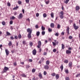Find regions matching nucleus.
Wrapping results in <instances>:
<instances>
[{"mask_svg":"<svg viewBox=\"0 0 80 80\" xmlns=\"http://www.w3.org/2000/svg\"><path fill=\"white\" fill-rule=\"evenodd\" d=\"M32 45H33V42H30V46H31V47H32Z\"/></svg>","mask_w":80,"mask_h":80,"instance_id":"338daca9","label":"nucleus"},{"mask_svg":"<svg viewBox=\"0 0 80 80\" xmlns=\"http://www.w3.org/2000/svg\"><path fill=\"white\" fill-rule=\"evenodd\" d=\"M27 21H28L29 22H30V19L29 18H28V19H27Z\"/></svg>","mask_w":80,"mask_h":80,"instance_id":"774afa93","label":"nucleus"},{"mask_svg":"<svg viewBox=\"0 0 80 80\" xmlns=\"http://www.w3.org/2000/svg\"><path fill=\"white\" fill-rule=\"evenodd\" d=\"M27 32L29 33L28 35V38H30V28H28L27 30Z\"/></svg>","mask_w":80,"mask_h":80,"instance_id":"f03ea898","label":"nucleus"},{"mask_svg":"<svg viewBox=\"0 0 80 80\" xmlns=\"http://www.w3.org/2000/svg\"><path fill=\"white\" fill-rule=\"evenodd\" d=\"M46 63L47 65H49L50 64V61H46Z\"/></svg>","mask_w":80,"mask_h":80,"instance_id":"cd10ccee","label":"nucleus"},{"mask_svg":"<svg viewBox=\"0 0 80 80\" xmlns=\"http://www.w3.org/2000/svg\"><path fill=\"white\" fill-rule=\"evenodd\" d=\"M2 24L3 25H5V24H6V23L4 21H3L2 22Z\"/></svg>","mask_w":80,"mask_h":80,"instance_id":"7c9ffc66","label":"nucleus"},{"mask_svg":"<svg viewBox=\"0 0 80 80\" xmlns=\"http://www.w3.org/2000/svg\"><path fill=\"white\" fill-rule=\"evenodd\" d=\"M44 75H47V72L45 71L44 72Z\"/></svg>","mask_w":80,"mask_h":80,"instance_id":"052dcab7","label":"nucleus"},{"mask_svg":"<svg viewBox=\"0 0 80 80\" xmlns=\"http://www.w3.org/2000/svg\"><path fill=\"white\" fill-rule=\"evenodd\" d=\"M35 71H36V69H35L33 68L32 70V73H35Z\"/></svg>","mask_w":80,"mask_h":80,"instance_id":"a878e982","label":"nucleus"},{"mask_svg":"<svg viewBox=\"0 0 80 80\" xmlns=\"http://www.w3.org/2000/svg\"><path fill=\"white\" fill-rule=\"evenodd\" d=\"M8 6L10 7V2H8Z\"/></svg>","mask_w":80,"mask_h":80,"instance_id":"680f3d73","label":"nucleus"},{"mask_svg":"<svg viewBox=\"0 0 80 80\" xmlns=\"http://www.w3.org/2000/svg\"><path fill=\"white\" fill-rule=\"evenodd\" d=\"M47 15L46 14H45V13H44L43 14V17H44V18H45V17H47Z\"/></svg>","mask_w":80,"mask_h":80,"instance_id":"58836bf2","label":"nucleus"},{"mask_svg":"<svg viewBox=\"0 0 80 80\" xmlns=\"http://www.w3.org/2000/svg\"><path fill=\"white\" fill-rule=\"evenodd\" d=\"M57 28L58 29L60 28V25L58 24V26H57Z\"/></svg>","mask_w":80,"mask_h":80,"instance_id":"de8ad7c7","label":"nucleus"},{"mask_svg":"<svg viewBox=\"0 0 80 80\" xmlns=\"http://www.w3.org/2000/svg\"><path fill=\"white\" fill-rule=\"evenodd\" d=\"M8 45L9 47H11L12 45V41H10L9 42V43H8Z\"/></svg>","mask_w":80,"mask_h":80,"instance_id":"9b49d317","label":"nucleus"},{"mask_svg":"<svg viewBox=\"0 0 80 80\" xmlns=\"http://www.w3.org/2000/svg\"><path fill=\"white\" fill-rule=\"evenodd\" d=\"M10 29L11 30H12L13 29V26H10Z\"/></svg>","mask_w":80,"mask_h":80,"instance_id":"0e129e2a","label":"nucleus"},{"mask_svg":"<svg viewBox=\"0 0 80 80\" xmlns=\"http://www.w3.org/2000/svg\"><path fill=\"white\" fill-rule=\"evenodd\" d=\"M73 26L75 30H77V29L78 28V27L76 26V24H75V23L74 24Z\"/></svg>","mask_w":80,"mask_h":80,"instance_id":"423d86ee","label":"nucleus"},{"mask_svg":"<svg viewBox=\"0 0 80 80\" xmlns=\"http://www.w3.org/2000/svg\"><path fill=\"white\" fill-rule=\"evenodd\" d=\"M18 3L19 5L22 4V2H21V1H18Z\"/></svg>","mask_w":80,"mask_h":80,"instance_id":"72a5a7b5","label":"nucleus"},{"mask_svg":"<svg viewBox=\"0 0 80 80\" xmlns=\"http://www.w3.org/2000/svg\"><path fill=\"white\" fill-rule=\"evenodd\" d=\"M60 14L61 15H63V14H64V13L63 12L61 11L60 12Z\"/></svg>","mask_w":80,"mask_h":80,"instance_id":"393cba45","label":"nucleus"},{"mask_svg":"<svg viewBox=\"0 0 80 80\" xmlns=\"http://www.w3.org/2000/svg\"><path fill=\"white\" fill-rule=\"evenodd\" d=\"M42 35H45V32L44 31H43L42 32Z\"/></svg>","mask_w":80,"mask_h":80,"instance_id":"bb28decb","label":"nucleus"},{"mask_svg":"<svg viewBox=\"0 0 80 80\" xmlns=\"http://www.w3.org/2000/svg\"><path fill=\"white\" fill-rule=\"evenodd\" d=\"M64 62L65 63H68V61L67 60H65Z\"/></svg>","mask_w":80,"mask_h":80,"instance_id":"a19ab883","label":"nucleus"},{"mask_svg":"<svg viewBox=\"0 0 80 80\" xmlns=\"http://www.w3.org/2000/svg\"><path fill=\"white\" fill-rule=\"evenodd\" d=\"M39 76L40 77V78H42V74L40 73H39Z\"/></svg>","mask_w":80,"mask_h":80,"instance_id":"6ab92c4d","label":"nucleus"},{"mask_svg":"<svg viewBox=\"0 0 80 80\" xmlns=\"http://www.w3.org/2000/svg\"><path fill=\"white\" fill-rule=\"evenodd\" d=\"M65 33V32H62V33H61V35H64V34Z\"/></svg>","mask_w":80,"mask_h":80,"instance_id":"69168bd1","label":"nucleus"},{"mask_svg":"<svg viewBox=\"0 0 80 80\" xmlns=\"http://www.w3.org/2000/svg\"><path fill=\"white\" fill-rule=\"evenodd\" d=\"M76 77H80V72L79 73V74H77L76 76Z\"/></svg>","mask_w":80,"mask_h":80,"instance_id":"ea45409f","label":"nucleus"},{"mask_svg":"<svg viewBox=\"0 0 80 80\" xmlns=\"http://www.w3.org/2000/svg\"><path fill=\"white\" fill-rule=\"evenodd\" d=\"M26 68H30V67L29 65H26Z\"/></svg>","mask_w":80,"mask_h":80,"instance_id":"6e6d98bb","label":"nucleus"},{"mask_svg":"<svg viewBox=\"0 0 80 80\" xmlns=\"http://www.w3.org/2000/svg\"><path fill=\"white\" fill-rule=\"evenodd\" d=\"M62 48L63 50L65 48V45L63 44H62Z\"/></svg>","mask_w":80,"mask_h":80,"instance_id":"aec40b11","label":"nucleus"},{"mask_svg":"<svg viewBox=\"0 0 80 80\" xmlns=\"http://www.w3.org/2000/svg\"><path fill=\"white\" fill-rule=\"evenodd\" d=\"M48 30L49 32H50L52 31V29L50 28H48Z\"/></svg>","mask_w":80,"mask_h":80,"instance_id":"c9c22d12","label":"nucleus"},{"mask_svg":"<svg viewBox=\"0 0 80 80\" xmlns=\"http://www.w3.org/2000/svg\"><path fill=\"white\" fill-rule=\"evenodd\" d=\"M45 2L46 3V4H47V5L48 4V3H50V0H48L47 1H46L45 0Z\"/></svg>","mask_w":80,"mask_h":80,"instance_id":"4468645a","label":"nucleus"},{"mask_svg":"<svg viewBox=\"0 0 80 80\" xmlns=\"http://www.w3.org/2000/svg\"><path fill=\"white\" fill-rule=\"evenodd\" d=\"M56 80H58V79L59 78V75H58V74H57L56 75Z\"/></svg>","mask_w":80,"mask_h":80,"instance_id":"2eb2a0df","label":"nucleus"},{"mask_svg":"<svg viewBox=\"0 0 80 80\" xmlns=\"http://www.w3.org/2000/svg\"><path fill=\"white\" fill-rule=\"evenodd\" d=\"M3 47V46L2 45V44H1L0 45V48L2 50V47Z\"/></svg>","mask_w":80,"mask_h":80,"instance_id":"603ef678","label":"nucleus"},{"mask_svg":"<svg viewBox=\"0 0 80 80\" xmlns=\"http://www.w3.org/2000/svg\"><path fill=\"white\" fill-rule=\"evenodd\" d=\"M63 15H60L59 17L61 19H63V18H64Z\"/></svg>","mask_w":80,"mask_h":80,"instance_id":"2f4dec72","label":"nucleus"},{"mask_svg":"<svg viewBox=\"0 0 80 80\" xmlns=\"http://www.w3.org/2000/svg\"><path fill=\"white\" fill-rule=\"evenodd\" d=\"M59 35V33H58V32H57L55 34V36H57V37H58Z\"/></svg>","mask_w":80,"mask_h":80,"instance_id":"4c0bfd02","label":"nucleus"},{"mask_svg":"<svg viewBox=\"0 0 80 80\" xmlns=\"http://www.w3.org/2000/svg\"><path fill=\"white\" fill-rule=\"evenodd\" d=\"M52 44H53V45L54 46H56V43H58V42H57L55 43L54 42H52Z\"/></svg>","mask_w":80,"mask_h":80,"instance_id":"a211bd4d","label":"nucleus"},{"mask_svg":"<svg viewBox=\"0 0 80 80\" xmlns=\"http://www.w3.org/2000/svg\"><path fill=\"white\" fill-rule=\"evenodd\" d=\"M21 77H27V76L25 74H22L21 75Z\"/></svg>","mask_w":80,"mask_h":80,"instance_id":"f3484780","label":"nucleus"},{"mask_svg":"<svg viewBox=\"0 0 80 80\" xmlns=\"http://www.w3.org/2000/svg\"><path fill=\"white\" fill-rule=\"evenodd\" d=\"M15 17L13 16H12L11 18L12 20H14V19H15Z\"/></svg>","mask_w":80,"mask_h":80,"instance_id":"13d9d810","label":"nucleus"},{"mask_svg":"<svg viewBox=\"0 0 80 80\" xmlns=\"http://www.w3.org/2000/svg\"><path fill=\"white\" fill-rule=\"evenodd\" d=\"M52 77H55V73H53L52 74Z\"/></svg>","mask_w":80,"mask_h":80,"instance_id":"c03bdc74","label":"nucleus"},{"mask_svg":"<svg viewBox=\"0 0 80 80\" xmlns=\"http://www.w3.org/2000/svg\"><path fill=\"white\" fill-rule=\"evenodd\" d=\"M18 38L19 39H20V38H22V35H21V34H19L18 35Z\"/></svg>","mask_w":80,"mask_h":80,"instance_id":"c85d7f7f","label":"nucleus"},{"mask_svg":"<svg viewBox=\"0 0 80 80\" xmlns=\"http://www.w3.org/2000/svg\"><path fill=\"white\" fill-rule=\"evenodd\" d=\"M69 30H70V28H69V27H68L67 28L66 31L68 34H69Z\"/></svg>","mask_w":80,"mask_h":80,"instance_id":"dca6fc26","label":"nucleus"},{"mask_svg":"<svg viewBox=\"0 0 80 80\" xmlns=\"http://www.w3.org/2000/svg\"><path fill=\"white\" fill-rule=\"evenodd\" d=\"M6 33L8 36H9V35H10V33L8 32H6Z\"/></svg>","mask_w":80,"mask_h":80,"instance_id":"f704fd0d","label":"nucleus"},{"mask_svg":"<svg viewBox=\"0 0 80 80\" xmlns=\"http://www.w3.org/2000/svg\"><path fill=\"white\" fill-rule=\"evenodd\" d=\"M22 44L23 45H26V41L25 40H24L22 41Z\"/></svg>","mask_w":80,"mask_h":80,"instance_id":"473e14b6","label":"nucleus"},{"mask_svg":"<svg viewBox=\"0 0 80 80\" xmlns=\"http://www.w3.org/2000/svg\"><path fill=\"white\" fill-rule=\"evenodd\" d=\"M14 38H15V39H18V36H14Z\"/></svg>","mask_w":80,"mask_h":80,"instance_id":"8fccbe9b","label":"nucleus"},{"mask_svg":"<svg viewBox=\"0 0 80 80\" xmlns=\"http://www.w3.org/2000/svg\"><path fill=\"white\" fill-rule=\"evenodd\" d=\"M5 52L6 53V55L7 56H8V55H9V53H10V52L8 51V49H6L5 50Z\"/></svg>","mask_w":80,"mask_h":80,"instance_id":"6e6552de","label":"nucleus"},{"mask_svg":"<svg viewBox=\"0 0 80 80\" xmlns=\"http://www.w3.org/2000/svg\"><path fill=\"white\" fill-rule=\"evenodd\" d=\"M65 72L66 73H68V69H66L65 70Z\"/></svg>","mask_w":80,"mask_h":80,"instance_id":"37998d69","label":"nucleus"},{"mask_svg":"<svg viewBox=\"0 0 80 80\" xmlns=\"http://www.w3.org/2000/svg\"><path fill=\"white\" fill-rule=\"evenodd\" d=\"M57 51V50L56 49H54L53 50V52H56V51Z\"/></svg>","mask_w":80,"mask_h":80,"instance_id":"864d4df0","label":"nucleus"},{"mask_svg":"<svg viewBox=\"0 0 80 80\" xmlns=\"http://www.w3.org/2000/svg\"><path fill=\"white\" fill-rule=\"evenodd\" d=\"M36 16L37 17H39V13H37L36 14Z\"/></svg>","mask_w":80,"mask_h":80,"instance_id":"49530a36","label":"nucleus"},{"mask_svg":"<svg viewBox=\"0 0 80 80\" xmlns=\"http://www.w3.org/2000/svg\"><path fill=\"white\" fill-rule=\"evenodd\" d=\"M37 51H36V50H35V49H34L32 51L33 55H35Z\"/></svg>","mask_w":80,"mask_h":80,"instance_id":"1a4fd4ad","label":"nucleus"},{"mask_svg":"<svg viewBox=\"0 0 80 80\" xmlns=\"http://www.w3.org/2000/svg\"><path fill=\"white\" fill-rule=\"evenodd\" d=\"M40 27H38V25H36L35 26V28H39Z\"/></svg>","mask_w":80,"mask_h":80,"instance_id":"a18cd8bd","label":"nucleus"},{"mask_svg":"<svg viewBox=\"0 0 80 80\" xmlns=\"http://www.w3.org/2000/svg\"><path fill=\"white\" fill-rule=\"evenodd\" d=\"M70 0H66V1H64V3H66V4H67L68 3V2H69V1Z\"/></svg>","mask_w":80,"mask_h":80,"instance_id":"c756f323","label":"nucleus"},{"mask_svg":"<svg viewBox=\"0 0 80 80\" xmlns=\"http://www.w3.org/2000/svg\"><path fill=\"white\" fill-rule=\"evenodd\" d=\"M72 38H73V37H72V36H69V39H72Z\"/></svg>","mask_w":80,"mask_h":80,"instance_id":"4d7b16f0","label":"nucleus"},{"mask_svg":"<svg viewBox=\"0 0 80 80\" xmlns=\"http://www.w3.org/2000/svg\"><path fill=\"white\" fill-rule=\"evenodd\" d=\"M23 17V14H22V13H20L18 17V19H19L20 20V19L22 18Z\"/></svg>","mask_w":80,"mask_h":80,"instance_id":"7ed1b4c3","label":"nucleus"},{"mask_svg":"<svg viewBox=\"0 0 80 80\" xmlns=\"http://www.w3.org/2000/svg\"><path fill=\"white\" fill-rule=\"evenodd\" d=\"M60 68L61 69V71L63 70V64H62L61 66L60 67Z\"/></svg>","mask_w":80,"mask_h":80,"instance_id":"412c9836","label":"nucleus"},{"mask_svg":"<svg viewBox=\"0 0 80 80\" xmlns=\"http://www.w3.org/2000/svg\"><path fill=\"white\" fill-rule=\"evenodd\" d=\"M76 9L77 11H78V10H80V7L78 6H76Z\"/></svg>","mask_w":80,"mask_h":80,"instance_id":"ddd939ff","label":"nucleus"},{"mask_svg":"<svg viewBox=\"0 0 80 80\" xmlns=\"http://www.w3.org/2000/svg\"><path fill=\"white\" fill-rule=\"evenodd\" d=\"M40 33L39 31L37 32H36V35L37 36H39V35H40Z\"/></svg>","mask_w":80,"mask_h":80,"instance_id":"5701e85b","label":"nucleus"},{"mask_svg":"<svg viewBox=\"0 0 80 80\" xmlns=\"http://www.w3.org/2000/svg\"><path fill=\"white\" fill-rule=\"evenodd\" d=\"M65 80H70V78H68V77H67L65 78Z\"/></svg>","mask_w":80,"mask_h":80,"instance_id":"09e8293b","label":"nucleus"},{"mask_svg":"<svg viewBox=\"0 0 80 80\" xmlns=\"http://www.w3.org/2000/svg\"><path fill=\"white\" fill-rule=\"evenodd\" d=\"M44 68L45 70H48L49 69V66L47 65H45L44 66Z\"/></svg>","mask_w":80,"mask_h":80,"instance_id":"0eeeda50","label":"nucleus"},{"mask_svg":"<svg viewBox=\"0 0 80 80\" xmlns=\"http://www.w3.org/2000/svg\"><path fill=\"white\" fill-rule=\"evenodd\" d=\"M51 17H52V18H53L54 17V14L52 12L51 14Z\"/></svg>","mask_w":80,"mask_h":80,"instance_id":"4be33fe9","label":"nucleus"},{"mask_svg":"<svg viewBox=\"0 0 80 80\" xmlns=\"http://www.w3.org/2000/svg\"><path fill=\"white\" fill-rule=\"evenodd\" d=\"M26 3H29V0H25Z\"/></svg>","mask_w":80,"mask_h":80,"instance_id":"3c124183","label":"nucleus"},{"mask_svg":"<svg viewBox=\"0 0 80 80\" xmlns=\"http://www.w3.org/2000/svg\"><path fill=\"white\" fill-rule=\"evenodd\" d=\"M17 8H18V6H16V7L13 8V10H17Z\"/></svg>","mask_w":80,"mask_h":80,"instance_id":"e433bc0d","label":"nucleus"},{"mask_svg":"<svg viewBox=\"0 0 80 80\" xmlns=\"http://www.w3.org/2000/svg\"><path fill=\"white\" fill-rule=\"evenodd\" d=\"M41 28L42 30H45V28L43 26H42Z\"/></svg>","mask_w":80,"mask_h":80,"instance_id":"b1692460","label":"nucleus"},{"mask_svg":"<svg viewBox=\"0 0 80 80\" xmlns=\"http://www.w3.org/2000/svg\"><path fill=\"white\" fill-rule=\"evenodd\" d=\"M47 53L45 52H44V53L43 54V55H47Z\"/></svg>","mask_w":80,"mask_h":80,"instance_id":"e2e57ef3","label":"nucleus"},{"mask_svg":"<svg viewBox=\"0 0 80 80\" xmlns=\"http://www.w3.org/2000/svg\"><path fill=\"white\" fill-rule=\"evenodd\" d=\"M72 62H70L68 63V66L71 68V69H72Z\"/></svg>","mask_w":80,"mask_h":80,"instance_id":"39448f33","label":"nucleus"},{"mask_svg":"<svg viewBox=\"0 0 80 80\" xmlns=\"http://www.w3.org/2000/svg\"><path fill=\"white\" fill-rule=\"evenodd\" d=\"M71 51L70 50H67L66 51V53H67V54H70V53H71Z\"/></svg>","mask_w":80,"mask_h":80,"instance_id":"9d476101","label":"nucleus"},{"mask_svg":"<svg viewBox=\"0 0 80 80\" xmlns=\"http://www.w3.org/2000/svg\"><path fill=\"white\" fill-rule=\"evenodd\" d=\"M10 38L11 39V40H13V39H14V38L13 36H11Z\"/></svg>","mask_w":80,"mask_h":80,"instance_id":"5fc2aeb1","label":"nucleus"},{"mask_svg":"<svg viewBox=\"0 0 80 80\" xmlns=\"http://www.w3.org/2000/svg\"><path fill=\"white\" fill-rule=\"evenodd\" d=\"M50 27L51 28H53L54 27H55V25H54V23H51L50 24Z\"/></svg>","mask_w":80,"mask_h":80,"instance_id":"f8f14e48","label":"nucleus"},{"mask_svg":"<svg viewBox=\"0 0 80 80\" xmlns=\"http://www.w3.org/2000/svg\"><path fill=\"white\" fill-rule=\"evenodd\" d=\"M42 45V42L40 41H39L38 42V45L37 46L38 48H40V46Z\"/></svg>","mask_w":80,"mask_h":80,"instance_id":"20e7f679","label":"nucleus"},{"mask_svg":"<svg viewBox=\"0 0 80 80\" xmlns=\"http://www.w3.org/2000/svg\"><path fill=\"white\" fill-rule=\"evenodd\" d=\"M13 65L14 66H17V62H14V63H13Z\"/></svg>","mask_w":80,"mask_h":80,"instance_id":"79ce46f5","label":"nucleus"},{"mask_svg":"<svg viewBox=\"0 0 80 80\" xmlns=\"http://www.w3.org/2000/svg\"><path fill=\"white\" fill-rule=\"evenodd\" d=\"M12 23H13V21H11L10 22V25H12Z\"/></svg>","mask_w":80,"mask_h":80,"instance_id":"bf43d9fd","label":"nucleus"},{"mask_svg":"<svg viewBox=\"0 0 80 80\" xmlns=\"http://www.w3.org/2000/svg\"><path fill=\"white\" fill-rule=\"evenodd\" d=\"M9 68L7 67H5L3 69V73H6L8 70Z\"/></svg>","mask_w":80,"mask_h":80,"instance_id":"f257e3e1","label":"nucleus"}]
</instances>
